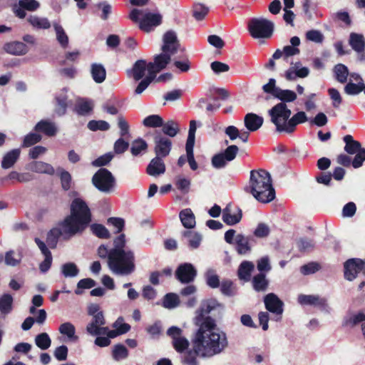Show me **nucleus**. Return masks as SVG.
<instances>
[{"instance_id": "nucleus-6", "label": "nucleus", "mask_w": 365, "mask_h": 365, "mask_svg": "<svg viewBox=\"0 0 365 365\" xmlns=\"http://www.w3.org/2000/svg\"><path fill=\"white\" fill-rule=\"evenodd\" d=\"M247 28L252 38L267 39L273 34L274 23L264 18H253L248 22Z\"/></svg>"}, {"instance_id": "nucleus-13", "label": "nucleus", "mask_w": 365, "mask_h": 365, "mask_svg": "<svg viewBox=\"0 0 365 365\" xmlns=\"http://www.w3.org/2000/svg\"><path fill=\"white\" fill-rule=\"evenodd\" d=\"M197 275V271L190 263H184L178 267L175 272L176 278L181 283H190L192 282Z\"/></svg>"}, {"instance_id": "nucleus-29", "label": "nucleus", "mask_w": 365, "mask_h": 365, "mask_svg": "<svg viewBox=\"0 0 365 365\" xmlns=\"http://www.w3.org/2000/svg\"><path fill=\"white\" fill-rule=\"evenodd\" d=\"M171 60V56L162 51V53L157 55L154 58V62L150 64L153 66V69L156 75L161 70L164 69Z\"/></svg>"}, {"instance_id": "nucleus-37", "label": "nucleus", "mask_w": 365, "mask_h": 365, "mask_svg": "<svg viewBox=\"0 0 365 365\" xmlns=\"http://www.w3.org/2000/svg\"><path fill=\"white\" fill-rule=\"evenodd\" d=\"M19 149H14L8 152L3 158L1 166L4 169H8L12 167L16 162L20 155Z\"/></svg>"}, {"instance_id": "nucleus-27", "label": "nucleus", "mask_w": 365, "mask_h": 365, "mask_svg": "<svg viewBox=\"0 0 365 365\" xmlns=\"http://www.w3.org/2000/svg\"><path fill=\"white\" fill-rule=\"evenodd\" d=\"M4 49L6 53L16 56L24 55L29 51L26 45L20 41L7 43L4 46Z\"/></svg>"}, {"instance_id": "nucleus-60", "label": "nucleus", "mask_w": 365, "mask_h": 365, "mask_svg": "<svg viewBox=\"0 0 365 365\" xmlns=\"http://www.w3.org/2000/svg\"><path fill=\"white\" fill-rule=\"evenodd\" d=\"M270 232V228L268 225L265 223H259L257 226L256 229L254 231V235L257 237L264 238L269 235Z\"/></svg>"}, {"instance_id": "nucleus-39", "label": "nucleus", "mask_w": 365, "mask_h": 365, "mask_svg": "<svg viewBox=\"0 0 365 365\" xmlns=\"http://www.w3.org/2000/svg\"><path fill=\"white\" fill-rule=\"evenodd\" d=\"M183 236L186 238L189 247L192 249H197L202 241V236L200 234L194 231H185Z\"/></svg>"}, {"instance_id": "nucleus-22", "label": "nucleus", "mask_w": 365, "mask_h": 365, "mask_svg": "<svg viewBox=\"0 0 365 365\" xmlns=\"http://www.w3.org/2000/svg\"><path fill=\"white\" fill-rule=\"evenodd\" d=\"M297 302L301 305H312L322 309H324L327 307V300L318 295L299 294L297 297Z\"/></svg>"}, {"instance_id": "nucleus-49", "label": "nucleus", "mask_w": 365, "mask_h": 365, "mask_svg": "<svg viewBox=\"0 0 365 365\" xmlns=\"http://www.w3.org/2000/svg\"><path fill=\"white\" fill-rule=\"evenodd\" d=\"M147 148V143L144 140L140 138L132 143L130 151L133 155L137 156L145 153Z\"/></svg>"}, {"instance_id": "nucleus-17", "label": "nucleus", "mask_w": 365, "mask_h": 365, "mask_svg": "<svg viewBox=\"0 0 365 365\" xmlns=\"http://www.w3.org/2000/svg\"><path fill=\"white\" fill-rule=\"evenodd\" d=\"M309 74V69L302 66L299 61L292 62L286 71L284 76L288 81H294L297 78H305Z\"/></svg>"}, {"instance_id": "nucleus-10", "label": "nucleus", "mask_w": 365, "mask_h": 365, "mask_svg": "<svg viewBox=\"0 0 365 365\" xmlns=\"http://www.w3.org/2000/svg\"><path fill=\"white\" fill-rule=\"evenodd\" d=\"M239 151L237 145L228 146L223 152L215 155L212 158V165L216 169H220L233 160Z\"/></svg>"}, {"instance_id": "nucleus-40", "label": "nucleus", "mask_w": 365, "mask_h": 365, "mask_svg": "<svg viewBox=\"0 0 365 365\" xmlns=\"http://www.w3.org/2000/svg\"><path fill=\"white\" fill-rule=\"evenodd\" d=\"M161 127L163 133L171 138L176 136L180 131L178 123L173 120H168L165 123L163 122Z\"/></svg>"}, {"instance_id": "nucleus-26", "label": "nucleus", "mask_w": 365, "mask_h": 365, "mask_svg": "<svg viewBox=\"0 0 365 365\" xmlns=\"http://www.w3.org/2000/svg\"><path fill=\"white\" fill-rule=\"evenodd\" d=\"M162 158L156 156L151 160L147 167V173L149 175L157 177L165 172V165Z\"/></svg>"}, {"instance_id": "nucleus-54", "label": "nucleus", "mask_w": 365, "mask_h": 365, "mask_svg": "<svg viewBox=\"0 0 365 365\" xmlns=\"http://www.w3.org/2000/svg\"><path fill=\"white\" fill-rule=\"evenodd\" d=\"M175 186L183 193L188 192L190 186V180L182 175H178L175 178Z\"/></svg>"}, {"instance_id": "nucleus-55", "label": "nucleus", "mask_w": 365, "mask_h": 365, "mask_svg": "<svg viewBox=\"0 0 365 365\" xmlns=\"http://www.w3.org/2000/svg\"><path fill=\"white\" fill-rule=\"evenodd\" d=\"M128 352L126 347L123 344H117L113 349V357L115 360L119 361L125 359Z\"/></svg>"}, {"instance_id": "nucleus-33", "label": "nucleus", "mask_w": 365, "mask_h": 365, "mask_svg": "<svg viewBox=\"0 0 365 365\" xmlns=\"http://www.w3.org/2000/svg\"><path fill=\"white\" fill-rule=\"evenodd\" d=\"M93 108V102L91 100L80 98L78 99L75 106V111L81 115L89 114Z\"/></svg>"}, {"instance_id": "nucleus-11", "label": "nucleus", "mask_w": 365, "mask_h": 365, "mask_svg": "<svg viewBox=\"0 0 365 365\" xmlns=\"http://www.w3.org/2000/svg\"><path fill=\"white\" fill-rule=\"evenodd\" d=\"M167 334L171 337L173 345L178 352L182 353L188 348L189 341L182 336L181 329L178 327H171L168 329Z\"/></svg>"}, {"instance_id": "nucleus-41", "label": "nucleus", "mask_w": 365, "mask_h": 365, "mask_svg": "<svg viewBox=\"0 0 365 365\" xmlns=\"http://www.w3.org/2000/svg\"><path fill=\"white\" fill-rule=\"evenodd\" d=\"M27 21L29 24L38 29H48L51 27V23L47 18L37 16H30Z\"/></svg>"}, {"instance_id": "nucleus-3", "label": "nucleus", "mask_w": 365, "mask_h": 365, "mask_svg": "<svg viewBox=\"0 0 365 365\" xmlns=\"http://www.w3.org/2000/svg\"><path fill=\"white\" fill-rule=\"evenodd\" d=\"M125 245V235H120L114 240V247L109 252L108 266L115 274L126 276L135 270L134 254L124 249Z\"/></svg>"}, {"instance_id": "nucleus-46", "label": "nucleus", "mask_w": 365, "mask_h": 365, "mask_svg": "<svg viewBox=\"0 0 365 365\" xmlns=\"http://www.w3.org/2000/svg\"><path fill=\"white\" fill-rule=\"evenodd\" d=\"M334 72L335 74L336 79L341 83H344L347 81L349 76L348 68L341 63H339L334 66Z\"/></svg>"}, {"instance_id": "nucleus-14", "label": "nucleus", "mask_w": 365, "mask_h": 365, "mask_svg": "<svg viewBox=\"0 0 365 365\" xmlns=\"http://www.w3.org/2000/svg\"><path fill=\"white\" fill-rule=\"evenodd\" d=\"M39 7L40 4L36 0H19L18 4L14 5L13 11L16 16L24 19L26 15L25 10L34 11Z\"/></svg>"}, {"instance_id": "nucleus-64", "label": "nucleus", "mask_w": 365, "mask_h": 365, "mask_svg": "<svg viewBox=\"0 0 365 365\" xmlns=\"http://www.w3.org/2000/svg\"><path fill=\"white\" fill-rule=\"evenodd\" d=\"M208 13V9L202 4H198L195 5L193 9L194 17L200 21L205 18Z\"/></svg>"}, {"instance_id": "nucleus-62", "label": "nucleus", "mask_w": 365, "mask_h": 365, "mask_svg": "<svg viewBox=\"0 0 365 365\" xmlns=\"http://www.w3.org/2000/svg\"><path fill=\"white\" fill-rule=\"evenodd\" d=\"M60 179L61 186L64 190H68L71 187V174L64 170H61L60 173Z\"/></svg>"}, {"instance_id": "nucleus-35", "label": "nucleus", "mask_w": 365, "mask_h": 365, "mask_svg": "<svg viewBox=\"0 0 365 365\" xmlns=\"http://www.w3.org/2000/svg\"><path fill=\"white\" fill-rule=\"evenodd\" d=\"M254 268L255 265L252 262L243 261L238 268L237 274L239 278L245 282L249 281Z\"/></svg>"}, {"instance_id": "nucleus-58", "label": "nucleus", "mask_w": 365, "mask_h": 365, "mask_svg": "<svg viewBox=\"0 0 365 365\" xmlns=\"http://www.w3.org/2000/svg\"><path fill=\"white\" fill-rule=\"evenodd\" d=\"M306 38L308 41L320 43L324 40V35L318 30H310L306 33Z\"/></svg>"}, {"instance_id": "nucleus-53", "label": "nucleus", "mask_w": 365, "mask_h": 365, "mask_svg": "<svg viewBox=\"0 0 365 365\" xmlns=\"http://www.w3.org/2000/svg\"><path fill=\"white\" fill-rule=\"evenodd\" d=\"M61 272L65 277H74L78 274V269L74 263L68 262L62 265Z\"/></svg>"}, {"instance_id": "nucleus-57", "label": "nucleus", "mask_w": 365, "mask_h": 365, "mask_svg": "<svg viewBox=\"0 0 365 365\" xmlns=\"http://www.w3.org/2000/svg\"><path fill=\"white\" fill-rule=\"evenodd\" d=\"M364 88V83H354L349 82L346 84L344 88V91L348 95H357L362 91Z\"/></svg>"}, {"instance_id": "nucleus-42", "label": "nucleus", "mask_w": 365, "mask_h": 365, "mask_svg": "<svg viewBox=\"0 0 365 365\" xmlns=\"http://www.w3.org/2000/svg\"><path fill=\"white\" fill-rule=\"evenodd\" d=\"M307 120V117L304 111H299L293 115L289 120V133H292L298 124L304 123Z\"/></svg>"}, {"instance_id": "nucleus-50", "label": "nucleus", "mask_w": 365, "mask_h": 365, "mask_svg": "<svg viewBox=\"0 0 365 365\" xmlns=\"http://www.w3.org/2000/svg\"><path fill=\"white\" fill-rule=\"evenodd\" d=\"M253 287L256 291H264L268 286V281L267 280L264 274H258L252 279Z\"/></svg>"}, {"instance_id": "nucleus-43", "label": "nucleus", "mask_w": 365, "mask_h": 365, "mask_svg": "<svg viewBox=\"0 0 365 365\" xmlns=\"http://www.w3.org/2000/svg\"><path fill=\"white\" fill-rule=\"evenodd\" d=\"M13 297L9 294H4L0 297V312L6 315L12 311Z\"/></svg>"}, {"instance_id": "nucleus-12", "label": "nucleus", "mask_w": 365, "mask_h": 365, "mask_svg": "<svg viewBox=\"0 0 365 365\" xmlns=\"http://www.w3.org/2000/svg\"><path fill=\"white\" fill-rule=\"evenodd\" d=\"M180 48V43L178 40L175 32L168 31L163 35L162 51L173 56L175 54Z\"/></svg>"}, {"instance_id": "nucleus-7", "label": "nucleus", "mask_w": 365, "mask_h": 365, "mask_svg": "<svg viewBox=\"0 0 365 365\" xmlns=\"http://www.w3.org/2000/svg\"><path fill=\"white\" fill-rule=\"evenodd\" d=\"M291 110L284 103H279L269 110L271 121L278 132L289 133V120Z\"/></svg>"}, {"instance_id": "nucleus-28", "label": "nucleus", "mask_w": 365, "mask_h": 365, "mask_svg": "<svg viewBox=\"0 0 365 365\" xmlns=\"http://www.w3.org/2000/svg\"><path fill=\"white\" fill-rule=\"evenodd\" d=\"M218 307L221 308L222 305L216 299H210L205 300L202 302L200 309L197 310L195 317L200 316L202 319H205L207 317H204V314H209L211 311Z\"/></svg>"}, {"instance_id": "nucleus-23", "label": "nucleus", "mask_w": 365, "mask_h": 365, "mask_svg": "<svg viewBox=\"0 0 365 365\" xmlns=\"http://www.w3.org/2000/svg\"><path fill=\"white\" fill-rule=\"evenodd\" d=\"M251 238L242 234H237L235 238L236 251L238 254L245 255L250 252L252 249Z\"/></svg>"}, {"instance_id": "nucleus-18", "label": "nucleus", "mask_w": 365, "mask_h": 365, "mask_svg": "<svg viewBox=\"0 0 365 365\" xmlns=\"http://www.w3.org/2000/svg\"><path fill=\"white\" fill-rule=\"evenodd\" d=\"M242 211L237 207L227 205L222 210V220L228 225H235L240 222Z\"/></svg>"}, {"instance_id": "nucleus-20", "label": "nucleus", "mask_w": 365, "mask_h": 365, "mask_svg": "<svg viewBox=\"0 0 365 365\" xmlns=\"http://www.w3.org/2000/svg\"><path fill=\"white\" fill-rule=\"evenodd\" d=\"M351 47L359 53V59L360 61L365 60V39L362 34L356 33H351L349 40Z\"/></svg>"}, {"instance_id": "nucleus-30", "label": "nucleus", "mask_w": 365, "mask_h": 365, "mask_svg": "<svg viewBox=\"0 0 365 365\" xmlns=\"http://www.w3.org/2000/svg\"><path fill=\"white\" fill-rule=\"evenodd\" d=\"M53 27L55 31L56 38L58 43L63 48H68L69 38L63 26L57 22H53Z\"/></svg>"}, {"instance_id": "nucleus-2", "label": "nucleus", "mask_w": 365, "mask_h": 365, "mask_svg": "<svg viewBox=\"0 0 365 365\" xmlns=\"http://www.w3.org/2000/svg\"><path fill=\"white\" fill-rule=\"evenodd\" d=\"M91 221V215L86 203L81 198L73 200L71 205V214L59 223L58 227L53 228L48 233L47 244L51 248L55 247L59 237L68 240L81 233Z\"/></svg>"}, {"instance_id": "nucleus-56", "label": "nucleus", "mask_w": 365, "mask_h": 365, "mask_svg": "<svg viewBox=\"0 0 365 365\" xmlns=\"http://www.w3.org/2000/svg\"><path fill=\"white\" fill-rule=\"evenodd\" d=\"M88 128L92 131L108 130L110 125L105 120H91L88 123Z\"/></svg>"}, {"instance_id": "nucleus-21", "label": "nucleus", "mask_w": 365, "mask_h": 365, "mask_svg": "<svg viewBox=\"0 0 365 365\" xmlns=\"http://www.w3.org/2000/svg\"><path fill=\"white\" fill-rule=\"evenodd\" d=\"M264 302L266 309L272 313L281 315L283 312V302L279 297L273 294L269 293L264 298Z\"/></svg>"}, {"instance_id": "nucleus-59", "label": "nucleus", "mask_w": 365, "mask_h": 365, "mask_svg": "<svg viewBox=\"0 0 365 365\" xmlns=\"http://www.w3.org/2000/svg\"><path fill=\"white\" fill-rule=\"evenodd\" d=\"M173 65L180 72L182 73L189 71L191 68V63L187 58L182 60H175Z\"/></svg>"}, {"instance_id": "nucleus-16", "label": "nucleus", "mask_w": 365, "mask_h": 365, "mask_svg": "<svg viewBox=\"0 0 365 365\" xmlns=\"http://www.w3.org/2000/svg\"><path fill=\"white\" fill-rule=\"evenodd\" d=\"M364 262L359 259H350L344 263V277L349 281L354 280L364 267Z\"/></svg>"}, {"instance_id": "nucleus-52", "label": "nucleus", "mask_w": 365, "mask_h": 365, "mask_svg": "<svg viewBox=\"0 0 365 365\" xmlns=\"http://www.w3.org/2000/svg\"><path fill=\"white\" fill-rule=\"evenodd\" d=\"M163 119L158 115H150L143 120V125L149 128L161 127Z\"/></svg>"}, {"instance_id": "nucleus-44", "label": "nucleus", "mask_w": 365, "mask_h": 365, "mask_svg": "<svg viewBox=\"0 0 365 365\" xmlns=\"http://www.w3.org/2000/svg\"><path fill=\"white\" fill-rule=\"evenodd\" d=\"M66 90L62 91L61 93H59L56 96L57 106L56 108V113L58 115H63L65 114L67 108V96L66 94Z\"/></svg>"}, {"instance_id": "nucleus-8", "label": "nucleus", "mask_w": 365, "mask_h": 365, "mask_svg": "<svg viewBox=\"0 0 365 365\" xmlns=\"http://www.w3.org/2000/svg\"><path fill=\"white\" fill-rule=\"evenodd\" d=\"M92 182L94 186L103 192H110L115 187V178L107 169L101 168L93 176Z\"/></svg>"}, {"instance_id": "nucleus-48", "label": "nucleus", "mask_w": 365, "mask_h": 365, "mask_svg": "<svg viewBox=\"0 0 365 365\" xmlns=\"http://www.w3.org/2000/svg\"><path fill=\"white\" fill-rule=\"evenodd\" d=\"M179 304L178 296L174 293H169L164 297L162 304L163 307L172 309L177 307Z\"/></svg>"}, {"instance_id": "nucleus-38", "label": "nucleus", "mask_w": 365, "mask_h": 365, "mask_svg": "<svg viewBox=\"0 0 365 365\" xmlns=\"http://www.w3.org/2000/svg\"><path fill=\"white\" fill-rule=\"evenodd\" d=\"M35 129L36 131L42 132L48 136L54 135L57 131L55 124L48 120H41L36 124Z\"/></svg>"}, {"instance_id": "nucleus-5", "label": "nucleus", "mask_w": 365, "mask_h": 365, "mask_svg": "<svg viewBox=\"0 0 365 365\" xmlns=\"http://www.w3.org/2000/svg\"><path fill=\"white\" fill-rule=\"evenodd\" d=\"M129 18L138 24L140 30L147 33L162 23V15L159 12L147 9H133L129 14Z\"/></svg>"}, {"instance_id": "nucleus-1", "label": "nucleus", "mask_w": 365, "mask_h": 365, "mask_svg": "<svg viewBox=\"0 0 365 365\" xmlns=\"http://www.w3.org/2000/svg\"><path fill=\"white\" fill-rule=\"evenodd\" d=\"M194 323L198 327L192 341L193 349L197 356L211 357L222 353L227 347L226 334L217 327L213 319H202L199 316L194 318Z\"/></svg>"}, {"instance_id": "nucleus-51", "label": "nucleus", "mask_w": 365, "mask_h": 365, "mask_svg": "<svg viewBox=\"0 0 365 365\" xmlns=\"http://www.w3.org/2000/svg\"><path fill=\"white\" fill-rule=\"evenodd\" d=\"M348 322L352 325L361 324L363 334L365 337V311H362L351 315L349 317Z\"/></svg>"}, {"instance_id": "nucleus-19", "label": "nucleus", "mask_w": 365, "mask_h": 365, "mask_svg": "<svg viewBox=\"0 0 365 365\" xmlns=\"http://www.w3.org/2000/svg\"><path fill=\"white\" fill-rule=\"evenodd\" d=\"M106 320L103 314H98L92 317L91 321L86 326V331L91 336H100L101 331H105Z\"/></svg>"}, {"instance_id": "nucleus-25", "label": "nucleus", "mask_w": 365, "mask_h": 365, "mask_svg": "<svg viewBox=\"0 0 365 365\" xmlns=\"http://www.w3.org/2000/svg\"><path fill=\"white\" fill-rule=\"evenodd\" d=\"M263 118L255 113H247L245 116V126L249 132H255L263 124Z\"/></svg>"}, {"instance_id": "nucleus-63", "label": "nucleus", "mask_w": 365, "mask_h": 365, "mask_svg": "<svg viewBox=\"0 0 365 365\" xmlns=\"http://www.w3.org/2000/svg\"><path fill=\"white\" fill-rule=\"evenodd\" d=\"M113 328L118 331V333L123 334L127 333L130 329V326L124 322L123 317H118L113 324Z\"/></svg>"}, {"instance_id": "nucleus-4", "label": "nucleus", "mask_w": 365, "mask_h": 365, "mask_svg": "<svg viewBox=\"0 0 365 365\" xmlns=\"http://www.w3.org/2000/svg\"><path fill=\"white\" fill-rule=\"evenodd\" d=\"M245 190L262 203L269 202L275 197L271 175L264 170H252L248 185Z\"/></svg>"}, {"instance_id": "nucleus-36", "label": "nucleus", "mask_w": 365, "mask_h": 365, "mask_svg": "<svg viewBox=\"0 0 365 365\" xmlns=\"http://www.w3.org/2000/svg\"><path fill=\"white\" fill-rule=\"evenodd\" d=\"M344 141L345 143L344 150L350 155H354L363 150L361 143L355 140L351 135H346L344 137Z\"/></svg>"}, {"instance_id": "nucleus-31", "label": "nucleus", "mask_w": 365, "mask_h": 365, "mask_svg": "<svg viewBox=\"0 0 365 365\" xmlns=\"http://www.w3.org/2000/svg\"><path fill=\"white\" fill-rule=\"evenodd\" d=\"M58 331L69 341H76L78 339L76 335V327L71 322H66L62 323L58 327Z\"/></svg>"}, {"instance_id": "nucleus-34", "label": "nucleus", "mask_w": 365, "mask_h": 365, "mask_svg": "<svg viewBox=\"0 0 365 365\" xmlns=\"http://www.w3.org/2000/svg\"><path fill=\"white\" fill-rule=\"evenodd\" d=\"M91 73L93 81L97 83H103L106 76L104 66L101 63H93L91 66Z\"/></svg>"}, {"instance_id": "nucleus-32", "label": "nucleus", "mask_w": 365, "mask_h": 365, "mask_svg": "<svg viewBox=\"0 0 365 365\" xmlns=\"http://www.w3.org/2000/svg\"><path fill=\"white\" fill-rule=\"evenodd\" d=\"M179 217L182 225L185 228L191 229L195 226V217L190 208H186L180 211Z\"/></svg>"}, {"instance_id": "nucleus-9", "label": "nucleus", "mask_w": 365, "mask_h": 365, "mask_svg": "<svg viewBox=\"0 0 365 365\" xmlns=\"http://www.w3.org/2000/svg\"><path fill=\"white\" fill-rule=\"evenodd\" d=\"M128 75L132 76L136 81L145 78L146 76H152V78H155L156 76L153 69V66L150 63H147L144 60L137 61L131 70L128 71Z\"/></svg>"}, {"instance_id": "nucleus-45", "label": "nucleus", "mask_w": 365, "mask_h": 365, "mask_svg": "<svg viewBox=\"0 0 365 365\" xmlns=\"http://www.w3.org/2000/svg\"><path fill=\"white\" fill-rule=\"evenodd\" d=\"M275 98L280 100L281 103H290L297 99V94L293 91L279 88V91H277Z\"/></svg>"}, {"instance_id": "nucleus-24", "label": "nucleus", "mask_w": 365, "mask_h": 365, "mask_svg": "<svg viewBox=\"0 0 365 365\" xmlns=\"http://www.w3.org/2000/svg\"><path fill=\"white\" fill-rule=\"evenodd\" d=\"M26 169L31 172L51 175L55 173V170L51 164L43 161H32L26 165Z\"/></svg>"}, {"instance_id": "nucleus-61", "label": "nucleus", "mask_w": 365, "mask_h": 365, "mask_svg": "<svg viewBox=\"0 0 365 365\" xmlns=\"http://www.w3.org/2000/svg\"><path fill=\"white\" fill-rule=\"evenodd\" d=\"M41 140V136L37 133H29L26 135L24 139V142L22 144L23 147H30L37 143H38Z\"/></svg>"}, {"instance_id": "nucleus-15", "label": "nucleus", "mask_w": 365, "mask_h": 365, "mask_svg": "<svg viewBox=\"0 0 365 365\" xmlns=\"http://www.w3.org/2000/svg\"><path fill=\"white\" fill-rule=\"evenodd\" d=\"M154 143V150L157 157L165 158L169 155L172 147V142L169 138L159 134L155 135Z\"/></svg>"}, {"instance_id": "nucleus-47", "label": "nucleus", "mask_w": 365, "mask_h": 365, "mask_svg": "<svg viewBox=\"0 0 365 365\" xmlns=\"http://www.w3.org/2000/svg\"><path fill=\"white\" fill-rule=\"evenodd\" d=\"M35 344L41 350H46L51 345V339L47 333H41L36 336Z\"/></svg>"}]
</instances>
